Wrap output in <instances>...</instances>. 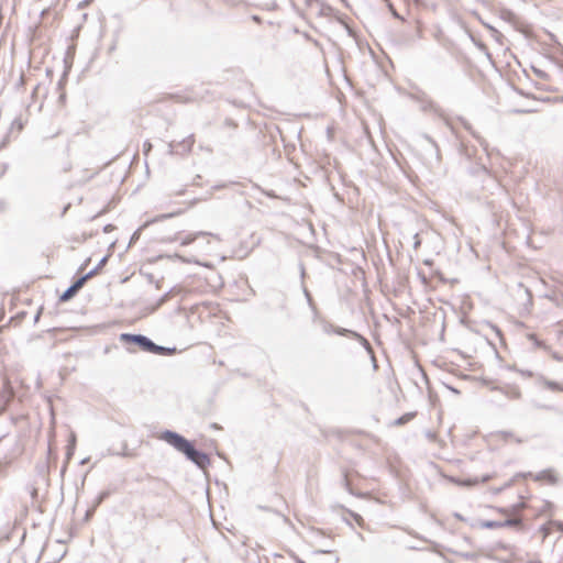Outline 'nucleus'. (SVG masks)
I'll use <instances>...</instances> for the list:
<instances>
[{"mask_svg": "<svg viewBox=\"0 0 563 563\" xmlns=\"http://www.w3.org/2000/svg\"><path fill=\"white\" fill-rule=\"evenodd\" d=\"M159 439L173 446L176 451L184 454L185 457L200 470H206L211 464L210 456L203 451L198 450L194 442L186 439L183 434L164 430L159 434Z\"/></svg>", "mask_w": 563, "mask_h": 563, "instance_id": "f257e3e1", "label": "nucleus"}, {"mask_svg": "<svg viewBox=\"0 0 563 563\" xmlns=\"http://www.w3.org/2000/svg\"><path fill=\"white\" fill-rule=\"evenodd\" d=\"M322 330L324 333L327 334H338V335H342V336H347V338H351V339H354L356 341H358L363 347L366 350V352H371L372 353V345L369 343V341L363 336L361 333L354 331V330H350V329H346V328H342V327H338V325H334L332 323H329V322H324L323 325H322Z\"/></svg>", "mask_w": 563, "mask_h": 563, "instance_id": "f03ea898", "label": "nucleus"}, {"mask_svg": "<svg viewBox=\"0 0 563 563\" xmlns=\"http://www.w3.org/2000/svg\"><path fill=\"white\" fill-rule=\"evenodd\" d=\"M119 340L125 345L137 346L141 351L147 353L153 342L148 336L140 333H121Z\"/></svg>", "mask_w": 563, "mask_h": 563, "instance_id": "7ed1b4c3", "label": "nucleus"}, {"mask_svg": "<svg viewBox=\"0 0 563 563\" xmlns=\"http://www.w3.org/2000/svg\"><path fill=\"white\" fill-rule=\"evenodd\" d=\"M478 526L483 529H498V528H521L522 520L517 517H509L505 520H481Z\"/></svg>", "mask_w": 563, "mask_h": 563, "instance_id": "20e7f679", "label": "nucleus"}, {"mask_svg": "<svg viewBox=\"0 0 563 563\" xmlns=\"http://www.w3.org/2000/svg\"><path fill=\"white\" fill-rule=\"evenodd\" d=\"M195 144L194 134L185 137L180 142L168 143V154L170 155H186L188 154Z\"/></svg>", "mask_w": 563, "mask_h": 563, "instance_id": "39448f33", "label": "nucleus"}, {"mask_svg": "<svg viewBox=\"0 0 563 563\" xmlns=\"http://www.w3.org/2000/svg\"><path fill=\"white\" fill-rule=\"evenodd\" d=\"M86 282H87V279L84 275L78 277L76 280L73 282V284L70 286H68L63 291V294L59 296V301L66 302V301L70 300L71 298H74L77 295V292L84 287Z\"/></svg>", "mask_w": 563, "mask_h": 563, "instance_id": "423d86ee", "label": "nucleus"}, {"mask_svg": "<svg viewBox=\"0 0 563 563\" xmlns=\"http://www.w3.org/2000/svg\"><path fill=\"white\" fill-rule=\"evenodd\" d=\"M492 477L493 476L490 474H485L482 477H467L464 479L451 476V477H449V481L457 486L473 487V486L477 485L478 483H487L488 481L492 479Z\"/></svg>", "mask_w": 563, "mask_h": 563, "instance_id": "0eeeda50", "label": "nucleus"}, {"mask_svg": "<svg viewBox=\"0 0 563 563\" xmlns=\"http://www.w3.org/2000/svg\"><path fill=\"white\" fill-rule=\"evenodd\" d=\"M183 213V210H178V211H175V212H169V213H163V214H159L155 218H153L152 220H148L146 221L142 228H139L136 231H134V233L132 234L131 236V240H130V244L134 243L139 238H140V234H141V230L147 225H150L151 223H155V222H158V221H163V220H166V219H169V218H173V217H176L178 214H181Z\"/></svg>", "mask_w": 563, "mask_h": 563, "instance_id": "6e6552de", "label": "nucleus"}, {"mask_svg": "<svg viewBox=\"0 0 563 563\" xmlns=\"http://www.w3.org/2000/svg\"><path fill=\"white\" fill-rule=\"evenodd\" d=\"M534 481L537 482H547L550 485H556L558 484V475L553 468H547L543 470L534 475Z\"/></svg>", "mask_w": 563, "mask_h": 563, "instance_id": "1a4fd4ad", "label": "nucleus"}, {"mask_svg": "<svg viewBox=\"0 0 563 563\" xmlns=\"http://www.w3.org/2000/svg\"><path fill=\"white\" fill-rule=\"evenodd\" d=\"M24 129V122L20 117L15 118L10 125L8 134L3 137V140L0 143V148L4 147L10 142V135L14 131L20 133Z\"/></svg>", "mask_w": 563, "mask_h": 563, "instance_id": "9d476101", "label": "nucleus"}, {"mask_svg": "<svg viewBox=\"0 0 563 563\" xmlns=\"http://www.w3.org/2000/svg\"><path fill=\"white\" fill-rule=\"evenodd\" d=\"M205 236H212V238H216L219 240V236L214 233L207 232V231H198V232L189 233V234L185 235L180 240V245H183V246L189 245V244L194 243L198 238H205Z\"/></svg>", "mask_w": 563, "mask_h": 563, "instance_id": "9b49d317", "label": "nucleus"}, {"mask_svg": "<svg viewBox=\"0 0 563 563\" xmlns=\"http://www.w3.org/2000/svg\"><path fill=\"white\" fill-rule=\"evenodd\" d=\"M493 390H498L504 394L509 399H520L521 391L517 386H506V387H493Z\"/></svg>", "mask_w": 563, "mask_h": 563, "instance_id": "f8f14e48", "label": "nucleus"}, {"mask_svg": "<svg viewBox=\"0 0 563 563\" xmlns=\"http://www.w3.org/2000/svg\"><path fill=\"white\" fill-rule=\"evenodd\" d=\"M177 352V349L175 346H163L156 344L154 341L152 342V346L148 350V353L155 354V355H173Z\"/></svg>", "mask_w": 563, "mask_h": 563, "instance_id": "ddd939ff", "label": "nucleus"}, {"mask_svg": "<svg viewBox=\"0 0 563 563\" xmlns=\"http://www.w3.org/2000/svg\"><path fill=\"white\" fill-rule=\"evenodd\" d=\"M75 445H76V437L75 434L73 433L70 435V440H69V443L67 445V451H66V461L64 462L62 468H60V477L63 478L65 473H66V470H67V464H68V461L71 459L73 454H74V451H75Z\"/></svg>", "mask_w": 563, "mask_h": 563, "instance_id": "4468645a", "label": "nucleus"}, {"mask_svg": "<svg viewBox=\"0 0 563 563\" xmlns=\"http://www.w3.org/2000/svg\"><path fill=\"white\" fill-rule=\"evenodd\" d=\"M180 290L177 287L170 288L168 291H166L163 296H161L155 306L153 307V311L162 307L164 303H166L174 295L178 294Z\"/></svg>", "mask_w": 563, "mask_h": 563, "instance_id": "2eb2a0df", "label": "nucleus"}, {"mask_svg": "<svg viewBox=\"0 0 563 563\" xmlns=\"http://www.w3.org/2000/svg\"><path fill=\"white\" fill-rule=\"evenodd\" d=\"M539 382H541L545 388L553 390V391H562L563 385L555 380H550L545 378L543 375L539 376Z\"/></svg>", "mask_w": 563, "mask_h": 563, "instance_id": "dca6fc26", "label": "nucleus"}, {"mask_svg": "<svg viewBox=\"0 0 563 563\" xmlns=\"http://www.w3.org/2000/svg\"><path fill=\"white\" fill-rule=\"evenodd\" d=\"M108 260L109 255H104L92 269H90L88 273L84 275L86 279L88 280L92 278L95 275H97L99 271L107 264Z\"/></svg>", "mask_w": 563, "mask_h": 563, "instance_id": "f3484780", "label": "nucleus"}, {"mask_svg": "<svg viewBox=\"0 0 563 563\" xmlns=\"http://www.w3.org/2000/svg\"><path fill=\"white\" fill-rule=\"evenodd\" d=\"M422 36V31L420 27H415L411 34L404 36L402 41L406 45H411L416 38H420Z\"/></svg>", "mask_w": 563, "mask_h": 563, "instance_id": "a211bd4d", "label": "nucleus"}, {"mask_svg": "<svg viewBox=\"0 0 563 563\" xmlns=\"http://www.w3.org/2000/svg\"><path fill=\"white\" fill-rule=\"evenodd\" d=\"M423 137L428 142L431 154H433L435 159L439 161L440 159V151H439L437 143L434 142V140L432 137H430L427 134L423 135Z\"/></svg>", "mask_w": 563, "mask_h": 563, "instance_id": "6ab92c4d", "label": "nucleus"}, {"mask_svg": "<svg viewBox=\"0 0 563 563\" xmlns=\"http://www.w3.org/2000/svg\"><path fill=\"white\" fill-rule=\"evenodd\" d=\"M416 416V412H407L394 420L393 426H404L412 420Z\"/></svg>", "mask_w": 563, "mask_h": 563, "instance_id": "aec40b11", "label": "nucleus"}, {"mask_svg": "<svg viewBox=\"0 0 563 563\" xmlns=\"http://www.w3.org/2000/svg\"><path fill=\"white\" fill-rule=\"evenodd\" d=\"M532 406L534 408H537V409H542V410H548V411H553V412H556V413H561V410L556 406H554V405H545V404H540V402L533 401Z\"/></svg>", "mask_w": 563, "mask_h": 563, "instance_id": "412c9836", "label": "nucleus"}, {"mask_svg": "<svg viewBox=\"0 0 563 563\" xmlns=\"http://www.w3.org/2000/svg\"><path fill=\"white\" fill-rule=\"evenodd\" d=\"M528 339L530 341L533 342V344L537 346V347H540V349H547V345L543 341H540L536 334L531 333L528 335Z\"/></svg>", "mask_w": 563, "mask_h": 563, "instance_id": "4be33fe9", "label": "nucleus"}, {"mask_svg": "<svg viewBox=\"0 0 563 563\" xmlns=\"http://www.w3.org/2000/svg\"><path fill=\"white\" fill-rule=\"evenodd\" d=\"M343 483H344V487L346 488V490L351 494V495H354V496H362V494H358V493H355L346 477V475H344L343 477Z\"/></svg>", "mask_w": 563, "mask_h": 563, "instance_id": "5701e85b", "label": "nucleus"}, {"mask_svg": "<svg viewBox=\"0 0 563 563\" xmlns=\"http://www.w3.org/2000/svg\"><path fill=\"white\" fill-rule=\"evenodd\" d=\"M26 490L30 494L31 498L35 500L38 496V490L34 485H27Z\"/></svg>", "mask_w": 563, "mask_h": 563, "instance_id": "b1692460", "label": "nucleus"}, {"mask_svg": "<svg viewBox=\"0 0 563 563\" xmlns=\"http://www.w3.org/2000/svg\"><path fill=\"white\" fill-rule=\"evenodd\" d=\"M303 294H305V297H306V299H307L308 305H309L312 309H316V307H314V302H313V299H312V296H311L310 291H309L306 287H303Z\"/></svg>", "mask_w": 563, "mask_h": 563, "instance_id": "393cba45", "label": "nucleus"}, {"mask_svg": "<svg viewBox=\"0 0 563 563\" xmlns=\"http://www.w3.org/2000/svg\"><path fill=\"white\" fill-rule=\"evenodd\" d=\"M161 258H177V260H180L183 262H188L186 258H184L181 255L175 253L174 255H159L157 256V260H161Z\"/></svg>", "mask_w": 563, "mask_h": 563, "instance_id": "a878e982", "label": "nucleus"}, {"mask_svg": "<svg viewBox=\"0 0 563 563\" xmlns=\"http://www.w3.org/2000/svg\"><path fill=\"white\" fill-rule=\"evenodd\" d=\"M112 494L111 489H104L100 492L97 496L100 497L102 501H104Z\"/></svg>", "mask_w": 563, "mask_h": 563, "instance_id": "bb28decb", "label": "nucleus"}, {"mask_svg": "<svg viewBox=\"0 0 563 563\" xmlns=\"http://www.w3.org/2000/svg\"><path fill=\"white\" fill-rule=\"evenodd\" d=\"M117 455H120V456H124V457H128V456H131L132 454L128 451V445L126 443H123V450L122 452H119V453H115Z\"/></svg>", "mask_w": 563, "mask_h": 563, "instance_id": "cd10ccee", "label": "nucleus"}, {"mask_svg": "<svg viewBox=\"0 0 563 563\" xmlns=\"http://www.w3.org/2000/svg\"><path fill=\"white\" fill-rule=\"evenodd\" d=\"M518 373H520L525 377H533V372L529 369H516Z\"/></svg>", "mask_w": 563, "mask_h": 563, "instance_id": "c85d7f7f", "label": "nucleus"}, {"mask_svg": "<svg viewBox=\"0 0 563 563\" xmlns=\"http://www.w3.org/2000/svg\"><path fill=\"white\" fill-rule=\"evenodd\" d=\"M460 555L466 560H475L476 554L471 552L460 553Z\"/></svg>", "mask_w": 563, "mask_h": 563, "instance_id": "c756f323", "label": "nucleus"}, {"mask_svg": "<svg viewBox=\"0 0 563 563\" xmlns=\"http://www.w3.org/2000/svg\"><path fill=\"white\" fill-rule=\"evenodd\" d=\"M461 121H462V123H463L464 128H465L467 131H470L474 136H476V135H475V132L472 130V125H471L466 120H464V119H461Z\"/></svg>", "mask_w": 563, "mask_h": 563, "instance_id": "7c9ffc66", "label": "nucleus"}, {"mask_svg": "<svg viewBox=\"0 0 563 563\" xmlns=\"http://www.w3.org/2000/svg\"><path fill=\"white\" fill-rule=\"evenodd\" d=\"M461 121H462V123H463L464 128H465L467 131H470L474 136H476V135H475V132L472 130V125H471L466 120H464V119H461Z\"/></svg>", "mask_w": 563, "mask_h": 563, "instance_id": "2f4dec72", "label": "nucleus"}, {"mask_svg": "<svg viewBox=\"0 0 563 563\" xmlns=\"http://www.w3.org/2000/svg\"><path fill=\"white\" fill-rule=\"evenodd\" d=\"M141 273H142V275H144V276H145V278L147 279V282H148V283H151V284H152V283H154L155 277H154V275H153V274H151V273H144V272H141Z\"/></svg>", "mask_w": 563, "mask_h": 563, "instance_id": "473e14b6", "label": "nucleus"}, {"mask_svg": "<svg viewBox=\"0 0 563 563\" xmlns=\"http://www.w3.org/2000/svg\"><path fill=\"white\" fill-rule=\"evenodd\" d=\"M65 78H66V73H64V74H63L62 78H60V79H59V81L57 82V88H58L59 90H62V89H63V87H64Z\"/></svg>", "mask_w": 563, "mask_h": 563, "instance_id": "72a5a7b5", "label": "nucleus"}, {"mask_svg": "<svg viewBox=\"0 0 563 563\" xmlns=\"http://www.w3.org/2000/svg\"><path fill=\"white\" fill-rule=\"evenodd\" d=\"M151 148H152V144L148 141H146L143 144V152H144V154L146 155L151 151Z\"/></svg>", "mask_w": 563, "mask_h": 563, "instance_id": "f704fd0d", "label": "nucleus"}, {"mask_svg": "<svg viewBox=\"0 0 563 563\" xmlns=\"http://www.w3.org/2000/svg\"><path fill=\"white\" fill-rule=\"evenodd\" d=\"M413 239H415L413 249L417 250L421 245V240L419 239L418 234H415Z\"/></svg>", "mask_w": 563, "mask_h": 563, "instance_id": "c9c22d12", "label": "nucleus"}, {"mask_svg": "<svg viewBox=\"0 0 563 563\" xmlns=\"http://www.w3.org/2000/svg\"><path fill=\"white\" fill-rule=\"evenodd\" d=\"M103 501L100 499V497H96L93 505H92V511L96 510L97 507H99Z\"/></svg>", "mask_w": 563, "mask_h": 563, "instance_id": "e433bc0d", "label": "nucleus"}, {"mask_svg": "<svg viewBox=\"0 0 563 563\" xmlns=\"http://www.w3.org/2000/svg\"><path fill=\"white\" fill-rule=\"evenodd\" d=\"M42 311H43V308L41 307L37 312L35 313L34 316V323L38 322L40 318H41V314H42Z\"/></svg>", "mask_w": 563, "mask_h": 563, "instance_id": "4c0bfd02", "label": "nucleus"}, {"mask_svg": "<svg viewBox=\"0 0 563 563\" xmlns=\"http://www.w3.org/2000/svg\"><path fill=\"white\" fill-rule=\"evenodd\" d=\"M488 324H489V327H490V328L496 332V334H497L498 336H501V331H500V329H499L497 325L492 324V323H488Z\"/></svg>", "mask_w": 563, "mask_h": 563, "instance_id": "58836bf2", "label": "nucleus"}, {"mask_svg": "<svg viewBox=\"0 0 563 563\" xmlns=\"http://www.w3.org/2000/svg\"><path fill=\"white\" fill-rule=\"evenodd\" d=\"M553 507H554V505H553L552 503H550V501H544V506H543V509H544V510H545V509H547V510H548V509H551V508H553Z\"/></svg>", "mask_w": 563, "mask_h": 563, "instance_id": "ea45409f", "label": "nucleus"}, {"mask_svg": "<svg viewBox=\"0 0 563 563\" xmlns=\"http://www.w3.org/2000/svg\"><path fill=\"white\" fill-rule=\"evenodd\" d=\"M367 353H368V354L371 355V357H372L374 368H376V367H377V364H376V360H375V356H374V351L372 350V353H371V352H367Z\"/></svg>", "mask_w": 563, "mask_h": 563, "instance_id": "a19ab883", "label": "nucleus"}, {"mask_svg": "<svg viewBox=\"0 0 563 563\" xmlns=\"http://www.w3.org/2000/svg\"><path fill=\"white\" fill-rule=\"evenodd\" d=\"M113 228H114V227H113L112 224H107V225L103 228V231H104V232H110V231H112V230H113Z\"/></svg>", "mask_w": 563, "mask_h": 563, "instance_id": "79ce46f5", "label": "nucleus"}, {"mask_svg": "<svg viewBox=\"0 0 563 563\" xmlns=\"http://www.w3.org/2000/svg\"><path fill=\"white\" fill-rule=\"evenodd\" d=\"M446 387H448L452 393H454V394H456V395H459V394H460V390H459V389H456V388H454V387H452V386H449V385H448Z\"/></svg>", "mask_w": 563, "mask_h": 563, "instance_id": "37998d69", "label": "nucleus"}, {"mask_svg": "<svg viewBox=\"0 0 563 563\" xmlns=\"http://www.w3.org/2000/svg\"><path fill=\"white\" fill-rule=\"evenodd\" d=\"M498 511L504 514V515H508L509 514V510L507 508H498Z\"/></svg>", "mask_w": 563, "mask_h": 563, "instance_id": "c03bdc74", "label": "nucleus"}, {"mask_svg": "<svg viewBox=\"0 0 563 563\" xmlns=\"http://www.w3.org/2000/svg\"><path fill=\"white\" fill-rule=\"evenodd\" d=\"M153 284L155 285V288H156V289H161V287H162V286H161V280H156V279H155Z\"/></svg>", "mask_w": 563, "mask_h": 563, "instance_id": "a18cd8bd", "label": "nucleus"}, {"mask_svg": "<svg viewBox=\"0 0 563 563\" xmlns=\"http://www.w3.org/2000/svg\"><path fill=\"white\" fill-rule=\"evenodd\" d=\"M454 517L457 518L461 521L465 520L464 517L462 515L457 514V512L454 514Z\"/></svg>", "mask_w": 563, "mask_h": 563, "instance_id": "49530a36", "label": "nucleus"}, {"mask_svg": "<svg viewBox=\"0 0 563 563\" xmlns=\"http://www.w3.org/2000/svg\"><path fill=\"white\" fill-rule=\"evenodd\" d=\"M300 274H301V278H303V276H305V266L302 264H300Z\"/></svg>", "mask_w": 563, "mask_h": 563, "instance_id": "de8ad7c7", "label": "nucleus"}, {"mask_svg": "<svg viewBox=\"0 0 563 563\" xmlns=\"http://www.w3.org/2000/svg\"><path fill=\"white\" fill-rule=\"evenodd\" d=\"M93 514L92 508L86 512V518H89Z\"/></svg>", "mask_w": 563, "mask_h": 563, "instance_id": "09e8293b", "label": "nucleus"}, {"mask_svg": "<svg viewBox=\"0 0 563 563\" xmlns=\"http://www.w3.org/2000/svg\"><path fill=\"white\" fill-rule=\"evenodd\" d=\"M536 74L539 76V77H543L544 76V73L542 70H536Z\"/></svg>", "mask_w": 563, "mask_h": 563, "instance_id": "8fccbe9b", "label": "nucleus"}, {"mask_svg": "<svg viewBox=\"0 0 563 563\" xmlns=\"http://www.w3.org/2000/svg\"><path fill=\"white\" fill-rule=\"evenodd\" d=\"M89 262V258L80 266V271L84 269V267L87 265V263Z\"/></svg>", "mask_w": 563, "mask_h": 563, "instance_id": "3c124183", "label": "nucleus"}, {"mask_svg": "<svg viewBox=\"0 0 563 563\" xmlns=\"http://www.w3.org/2000/svg\"><path fill=\"white\" fill-rule=\"evenodd\" d=\"M211 427H212L213 429H219V428H220L217 423H212V424H211Z\"/></svg>", "mask_w": 563, "mask_h": 563, "instance_id": "603ef678", "label": "nucleus"}, {"mask_svg": "<svg viewBox=\"0 0 563 563\" xmlns=\"http://www.w3.org/2000/svg\"><path fill=\"white\" fill-rule=\"evenodd\" d=\"M556 525H558V527H559L560 529H562V528H563V522H558Z\"/></svg>", "mask_w": 563, "mask_h": 563, "instance_id": "864d4df0", "label": "nucleus"}, {"mask_svg": "<svg viewBox=\"0 0 563 563\" xmlns=\"http://www.w3.org/2000/svg\"><path fill=\"white\" fill-rule=\"evenodd\" d=\"M253 20H254V21H260V18H258L257 15H254V16H253Z\"/></svg>", "mask_w": 563, "mask_h": 563, "instance_id": "5fc2aeb1", "label": "nucleus"}, {"mask_svg": "<svg viewBox=\"0 0 563 563\" xmlns=\"http://www.w3.org/2000/svg\"><path fill=\"white\" fill-rule=\"evenodd\" d=\"M393 14H394V16H395V18H400V16L398 15V13H397V12H395V11L393 12Z\"/></svg>", "mask_w": 563, "mask_h": 563, "instance_id": "6e6d98bb", "label": "nucleus"}, {"mask_svg": "<svg viewBox=\"0 0 563 563\" xmlns=\"http://www.w3.org/2000/svg\"><path fill=\"white\" fill-rule=\"evenodd\" d=\"M60 100H64L65 99V95L62 93L60 97H59Z\"/></svg>", "mask_w": 563, "mask_h": 563, "instance_id": "4d7b16f0", "label": "nucleus"}, {"mask_svg": "<svg viewBox=\"0 0 563 563\" xmlns=\"http://www.w3.org/2000/svg\"><path fill=\"white\" fill-rule=\"evenodd\" d=\"M308 5H310L312 0H305Z\"/></svg>", "mask_w": 563, "mask_h": 563, "instance_id": "13d9d810", "label": "nucleus"}, {"mask_svg": "<svg viewBox=\"0 0 563 563\" xmlns=\"http://www.w3.org/2000/svg\"><path fill=\"white\" fill-rule=\"evenodd\" d=\"M430 263H431L430 261H424L426 265H430Z\"/></svg>", "mask_w": 563, "mask_h": 563, "instance_id": "bf43d9fd", "label": "nucleus"}, {"mask_svg": "<svg viewBox=\"0 0 563 563\" xmlns=\"http://www.w3.org/2000/svg\"><path fill=\"white\" fill-rule=\"evenodd\" d=\"M86 462H87V460H86V459H84V460L80 462V464H85Z\"/></svg>", "mask_w": 563, "mask_h": 563, "instance_id": "052dcab7", "label": "nucleus"}, {"mask_svg": "<svg viewBox=\"0 0 563 563\" xmlns=\"http://www.w3.org/2000/svg\"><path fill=\"white\" fill-rule=\"evenodd\" d=\"M346 7H347V2L346 0H341Z\"/></svg>", "mask_w": 563, "mask_h": 563, "instance_id": "680f3d73", "label": "nucleus"}, {"mask_svg": "<svg viewBox=\"0 0 563 563\" xmlns=\"http://www.w3.org/2000/svg\"><path fill=\"white\" fill-rule=\"evenodd\" d=\"M297 562H298V563H305V562H302V561H300V560H297Z\"/></svg>", "mask_w": 563, "mask_h": 563, "instance_id": "e2e57ef3", "label": "nucleus"}]
</instances>
